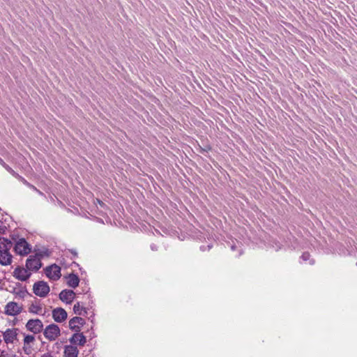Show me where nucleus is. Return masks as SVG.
I'll return each instance as SVG.
<instances>
[{"instance_id":"1","label":"nucleus","mask_w":357,"mask_h":357,"mask_svg":"<svg viewBox=\"0 0 357 357\" xmlns=\"http://www.w3.org/2000/svg\"><path fill=\"white\" fill-rule=\"evenodd\" d=\"M43 335L49 341H54L61 335L60 328L55 324H52L43 328Z\"/></svg>"},{"instance_id":"2","label":"nucleus","mask_w":357,"mask_h":357,"mask_svg":"<svg viewBox=\"0 0 357 357\" xmlns=\"http://www.w3.org/2000/svg\"><path fill=\"white\" fill-rule=\"evenodd\" d=\"M26 329L33 334H39L43 332L44 326L43 321L39 319H29L26 325Z\"/></svg>"},{"instance_id":"3","label":"nucleus","mask_w":357,"mask_h":357,"mask_svg":"<svg viewBox=\"0 0 357 357\" xmlns=\"http://www.w3.org/2000/svg\"><path fill=\"white\" fill-rule=\"evenodd\" d=\"M44 271L46 276L53 281L58 280L61 276V268L55 264L47 266Z\"/></svg>"},{"instance_id":"4","label":"nucleus","mask_w":357,"mask_h":357,"mask_svg":"<svg viewBox=\"0 0 357 357\" xmlns=\"http://www.w3.org/2000/svg\"><path fill=\"white\" fill-rule=\"evenodd\" d=\"M33 291L36 296L44 298L50 292V287L47 282L40 281L33 284Z\"/></svg>"},{"instance_id":"5","label":"nucleus","mask_w":357,"mask_h":357,"mask_svg":"<svg viewBox=\"0 0 357 357\" xmlns=\"http://www.w3.org/2000/svg\"><path fill=\"white\" fill-rule=\"evenodd\" d=\"M14 250L15 252L20 255H26L31 250L29 244L24 238H20L17 241Z\"/></svg>"},{"instance_id":"6","label":"nucleus","mask_w":357,"mask_h":357,"mask_svg":"<svg viewBox=\"0 0 357 357\" xmlns=\"http://www.w3.org/2000/svg\"><path fill=\"white\" fill-rule=\"evenodd\" d=\"M42 266L41 259L38 256L31 255L26 259V267L31 271H38Z\"/></svg>"},{"instance_id":"7","label":"nucleus","mask_w":357,"mask_h":357,"mask_svg":"<svg viewBox=\"0 0 357 357\" xmlns=\"http://www.w3.org/2000/svg\"><path fill=\"white\" fill-rule=\"evenodd\" d=\"M22 305H20L14 301L8 302L4 308L5 314L9 316L18 315L22 312Z\"/></svg>"},{"instance_id":"8","label":"nucleus","mask_w":357,"mask_h":357,"mask_svg":"<svg viewBox=\"0 0 357 357\" xmlns=\"http://www.w3.org/2000/svg\"><path fill=\"white\" fill-rule=\"evenodd\" d=\"M19 329L18 328H8L3 333V340L6 344H13L15 340H17V337L18 335Z\"/></svg>"},{"instance_id":"9","label":"nucleus","mask_w":357,"mask_h":357,"mask_svg":"<svg viewBox=\"0 0 357 357\" xmlns=\"http://www.w3.org/2000/svg\"><path fill=\"white\" fill-rule=\"evenodd\" d=\"M68 314L62 307H56L52 310V317L57 323H61L66 320Z\"/></svg>"},{"instance_id":"10","label":"nucleus","mask_w":357,"mask_h":357,"mask_svg":"<svg viewBox=\"0 0 357 357\" xmlns=\"http://www.w3.org/2000/svg\"><path fill=\"white\" fill-rule=\"evenodd\" d=\"M75 293L73 290L64 289L59 294V298L64 303L70 304L75 299Z\"/></svg>"},{"instance_id":"11","label":"nucleus","mask_w":357,"mask_h":357,"mask_svg":"<svg viewBox=\"0 0 357 357\" xmlns=\"http://www.w3.org/2000/svg\"><path fill=\"white\" fill-rule=\"evenodd\" d=\"M85 324L83 318L79 317H75L69 321V328L74 331L78 332L80 331V327Z\"/></svg>"},{"instance_id":"12","label":"nucleus","mask_w":357,"mask_h":357,"mask_svg":"<svg viewBox=\"0 0 357 357\" xmlns=\"http://www.w3.org/2000/svg\"><path fill=\"white\" fill-rule=\"evenodd\" d=\"M24 347L23 350L26 354H29L31 352L32 347L31 344H33L36 339L33 335L24 334Z\"/></svg>"},{"instance_id":"13","label":"nucleus","mask_w":357,"mask_h":357,"mask_svg":"<svg viewBox=\"0 0 357 357\" xmlns=\"http://www.w3.org/2000/svg\"><path fill=\"white\" fill-rule=\"evenodd\" d=\"M70 344L84 346L86 342V337L82 333H74L69 339Z\"/></svg>"},{"instance_id":"14","label":"nucleus","mask_w":357,"mask_h":357,"mask_svg":"<svg viewBox=\"0 0 357 357\" xmlns=\"http://www.w3.org/2000/svg\"><path fill=\"white\" fill-rule=\"evenodd\" d=\"M28 271L23 268H16L14 271V276L19 280L26 281L31 275Z\"/></svg>"},{"instance_id":"15","label":"nucleus","mask_w":357,"mask_h":357,"mask_svg":"<svg viewBox=\"0 0 357 357\" xmlns=\"http://www.w3.org/2000/svg\"><path fill=\"white\" fill-rule=\"evenodd\" d=\"M78 354L79 350L76 346L69 344L64 347V357H77Z\"/></svg>"},{"instance_id":"16","label":"nucleus","mask_w":357,"mask_h":357,"mask_svg":"<svg viewBox=\"0 0 357 357\" xmlns=\"http://www.w3.org/2000/svg\"><path fill=\"white\" fill-rule=\"evenodd\" d=\"M12 262V255L9 250H0V264L3 266L10 265Z\"/></svg>"},{"instance_id":"17","label":"nucleus","mask_w":357,"mask_h":357,"mask_svg":"<svg viewBox=\"0 0 357 357\" xmlns=\"http://www.w3.org/2000/svg\"><path fill=\"white\" fill-rule=\"evenodd\" d=\"M89 307L84 306V304L81 302H77L73 306V312L77 315L85 316L88 314Z\"/></svg>"},{"instance_id":"18","label":"nucleus","mask_w":357,"mask_h":357,"mask_svg":"<svg viewBox=\"0 0 357 357\" xmlns=\"http://www.w3.org/2000/svg\"><path fill=\"white\" fill-rule=\"evenodd\" d=\"M79 278L74 273L69 274L67 277V284L72 288H75L79 285Z\"/></svg>"},{"instance_id":"19","label":"nucleus","mask_w":357,"mask_h":357,"mask_svg":"<svg viewBox=\"0 0 357 357\" xmlns=\"http://www.w3.org/2000/svg\"><path fill=\"white\" fill-rule=\"evenodd\" d=\"M43 307L39 302L35 301L32 303L29 307V312L34 314H41Z\"/></svg>"},{"instance_id":"20","label":"nucleus","mask_w":357,"mask_h":357,"mask_svg":"<svg viewBox=\"0 0 357 357\" xmlns=\"http://www.w3.org/2000/svg\"><path fill=\"white\" fill-rule=\"evenodd\" d=\"M13 244L12 242L5 238L0 237V250H9Z\"/></svg>"},{"instance_id":"21","label":"nucleus","mask_w":357,"mask_h":357,"mask_svg":"<svg viewBox=\"0 0 357 357\" xmlns=\"http://www.w3.org/2000/svg\"><path fill=\"white\" fill-rule=\"evenodd\" d=\"M231 250H238V254L237 255V257L242 255L243 253V243L238 241H236V243L233 242V244H231Z\"/></svg>"},{"instance_id":"22","label":"nucleus","mask_w":357,"mask_h":357,"mask_svg":"<svg viewBox=\"0 0 357 357\" xmlns=\"http://www.w3.org/2000/svg\"><path fill=\"white\" fill-rule=\"evenodd\" d=\"M50 251L47 248H43L41 250H38V251L36 253V255L40 257L41 259L44 257H49L50 255Z\"/></svg>"},{"instance_id":"23","label":"nucleus","mask_w":357,"mask_h":357,"mask_svg":"<svg viewBox=\"0 0 357 357\" xmlns=\"http://www.w3.org/2000/svg\"><path fill=\"white\" fill-rule=\"evenodd\" d=\"M0 357H16V355L13 353L2 351L0 354Z\"/></svg>"},{"instance_id":"24","label":"nucleus","mask_w":357,"mask_h":357,"mask_svg":"<svg viewBox=\"0 0 357 357\" xmlns=\"http://www.w3.org/2000/svg\"><path fill=\"white\" fill-rule=\"evenodd\" d=\"M8 172H10L13 176H15V172L13 171V169L9 167L6 163V165L3 166Z\"/></svg>"},{"instance_id":"25","label":"nucleus","mask_w":357,"mask_h":357,"mask_svg":"<svg viewBox=\"0 0 357 357\" xmlns=\"http://www.w3.org/2000/svg\"><path fill=\"white\" fill-rule=\"evenodd\" d=\"M310 254L308 252H304L303 253V255H301V259L303 260V261H307V260H309L310 259Z\"/></svg>"},{"instance_id":"26","label":"nucleus","mask_w":357,"mask_h":357,"mask_svg":"<svg viewBox=\"0 0 357 357\" xmlns=\"http://www.w3.org/2000/svg\"><path fill=\"white\" fill-rule=\"evenodd\" d=\"M7 229V227L6 225H0V233H5V231H6Z\"/></svg>"},{"instance_id":"27","label":"nucleus","mask_w":357,"mask_h":357,"mask_svg":"<svg viewBox=\"0 0 357 357\" xmlns=\"http://www.w3.org/2000/svg\"><path fill=\"white\" fill-rule=\"evenodd\" d=\"M24 184H26V185L29 186L30 188H32L34 190H36L37 192H38L39 194H42L39 190H38L34 186L30 185L27 181L26 180H24Z\"/></svg>"},{"instance_id":"28","label":"nucleus","mask_w":357,"mask_h":357,"mask_svg":"<svg viewBox=\"0 0 357 357\" xmlns=\"http://www.w3.org/2000/svg\"><path fill=\"white\" fill-rule=\"evenodd\" d=\"M87 298L90 300L89 301V306L91 308L92 307V305L93 304V302L92 300H91V294H87Z\"/></svg>"},{"instance_id":"29","label":"nucleus","mask_w":357,"mask_h":357,"mask_svg":"<svg viewBox=\"0 0 357 357\" xmlns=\"http://www.w3.org/2000/svg\"><path fill=\"white\" fill-rule=\"evenodd\" d=\"M41 357H54V356L51 354L46 353V354H44L43 355H42Z\"/></svg>"},{"instance_id":"30","label":"nucleus","mask_w":357,"mask_h":357,"mask_svg":"<svg viewBox=\"0 0 357 357\" xmlns=\"http://www.w3.org/2000/svg\"><path fill=\"white\" fill-rule=\"evenodd\" d=\"M97 202L102 206L105 205L104 203L100 199H97Z\"/></svg>"},{"instance_id":"31","label":"nucleus","mask_w":357,"mask_h":357,"mask_svg":"<svg viewBox=\"0 0 357 357\" xmlns=\"http://www.w3.org/2000/svg\"><path fill=\"white\" fill-rule=\"evenodd\" d=\"M0 164L3 166L6 165V162L0 158Z\"/></svg>"},{"instance_id":"32","label":"nucleus","mask_w":357,"mask_h":357,"mask_svg":"<svg viewBox=\"0 0 357 357\" xmlns=\"http://www.w3.org/2000/svg\"><path fill=\"white\" fill-rule=\"evenodd\" d=\"M151 248L152 250H157V248L155 245H151Z\"/></svg>"},{"instance_id":"33","label":"nucleus","mask_w":357,"mask_h":357,"mask_svg":"<svg viewBox=\"0 0 357 357\" xmlns=\"http://www.w3.org/2000/svg\"><path fill=\"white\" fill-rule=\"evenodd\" d=\"M71 253H72L75 257H76V256L77 255V252H76V251H75V250H71Z\"/></svg>"},{"instance_id":"34","label":"nucleus","mask_w":357,"mask_h":357,"mask_svg":"<svg viewBox=\"0 0 357 357\" xmlns=\"http://www.w3.org/2000/svg\"><path fill=\"white\" fill-rule=\"evenodd\" d=\"M314 263V260H311V261H310V264H313Z\"/></svg>"},{"instance_id":"35","label":"nucleus","mask_w":357,"mask_h":357,"mask_svg":"<svg viewBox=\"0 0 357 357\" xmlns=\"http://www.w3.org/2000/svg\"><path fill=\"white\" fill-rule=\"evenodd\" d=\"M356 266H357V262H356Z\"/></svg>"}]
</instances>
